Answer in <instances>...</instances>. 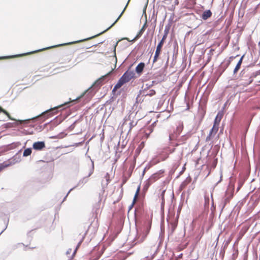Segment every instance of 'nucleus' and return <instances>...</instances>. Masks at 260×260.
<instances>
[{"label": "nucleus", "mask_w": 260, "mask_h": 260, "mask_svg": "<svg viewBox=\"0 0 260 260\" xmlns=\"http://www.w3.org/2000/svg\"><path fill=\"white\" fill-rule=\"evenodd\" d=\"M151 223L147 221L145 222L141 226L137 227V234L134 239L135 241H137L136 244L142 242L144 240L149 233Z\"/></svg>", "instance_id": "1"}, {"label": "nucleus", "mask_w": 260, "mask_h": 260, "mask_svg": "<svg viewBox=\"0 0 260 260\" xmlns=\"http://www.w3.org/2000/svg\"><path fill=\"white\" fill-rule=\"evenodd\" d=\"M90 39H91V37H89V38H86V39H82V40H78V41H74V42H69V43H67L59 44V45H55V46H52L46 47V48H45L40 49H39V50H35V51H31V52H27V53H25L19 54H17V55H11V56H1L0 57V60L1 59H4L12 58H14V57H21V56H25V55H29V54H33V53H37V52H40V51H43V50H46V49H50V48H54V47H58V46H64V45L73 44L78 43H80V42H84V41L90 40Z\"/></svg>", "instance_id": "2"}, {"label": "nucleus", "mask_w": 260, "mask_h": 260, "mask_svg": "<svg viewBox=\"0 0 260 260\" xmlns=\"http://www.w3.org/2000/svg\"><path fill=\"white\" fill-rule=\"evenodd\" d=\"M129 69L124 72L122 76L118 80L116 84L114 86L112 92H115L116 90L120 88L123 85L129 82L132 79L135 78V73L133 70Z\"/></svg>", "instance_id": "3"}, {"label": "nucleus", "mask_w": 260, "mask_h": 260, "mask_svg": "<svg viewBox=\"0 0 260 260\" xmlns=\"http://www.w3.org/2000/svg\"><path fill=\"white\" fill-rule=\"evenodd\" d=\"M70 102H65L63 104H61L58 106H56L54 108H51L50 109L47 110L44 112H43L39 117H45V118H48L49 116L53 115V114L56 113L59 109L61 108L63 109L64 108V107L66 106L67 107L70 106Z\"/></svg>", "instance_id": "4"}, {"label": "nucleus", "mask_w": 260, "mask_h": 260, "mask_svg": "<svg viewBox=\"0 0 260 260\" xmlns=\"http://www.w3.org/2000/svg\"><path fill=\"white\" fill-rule=\"evenodd\" d=\"M178 129L179 126H177L176 130L171 132L169 134L170 145L171 146H177L179 145V140H178L179 136V133H178Z\"/></svg>", "instance_id": "5"}, {"label": "nucleus", "mask_w": 260, "mask_h": 260, "mask_svg": "<svg viewBox=\"0 0 260 260\" xmlns=\"http://www.w3.org/2000/svg\"><path fill=\"white\" fill-rule=\"evenodd\" d=\"M167 32H166L164 34V35L163 36L161 40L158 43V45H157V46L156 47V51H155V55H154V58H153V61L154 62H155L157 60V58H158V57L159 56V55L160 54V51H161L162 45L164 44L165 40H166V39L167 38Z\"/></svg>", "instance_id": "6"}, {"label": "nucleus", "mask_w": 260, "mask_h": 260, "mask_svg": "<svg viewBox=\"0 0 260 260\" xmlns=\"http://www.w3.org/2000/svg\"><path fill=\"white\" fill-rule=\"evenodd\" d=\"M112 71L110 72L109 73L107 74L106 75L103 76L101 78H100L94 84L97 86H101L103 83L105 81L108 80V78L109 77Z\"/></svg>", "instance_id": "7"}, {"label": "nucleus", "mask_w": 260, "mask_h": 260, "mask_svg": "<svg viewBox=\"0 0 260 260\" xmlns=\"http://www.w3.org/2000/svg\"><path fill=\"white\" fill-rule=\"evenodd\" d=\"M45 147V144L43 141L35 142L32 145V148L36 150H41Z\"/></svg>", "instance_id": "8"}, {"label": "nucleus", "mask_w": 260, "mask_h": 260, "mask_svg": "<svg viewBox=\"0 0 260 260\" xmlns=\"http://www.w3.org/2000/svg\"><path fill=\"white\" fill-rule=\"evenodd\" d=\"M93 90L92 89V87L89 88L87 90H86L82 94V95L79 98H80L81 96H86L87 99H90L92 97L94 93H93ZM78 99V98L76 99L75 100H73V101H76Z\"/></svg>", "instance_id": "9"}, {"label": "nucleus", "mask_w": 260, "mask_h": 260, "mask_svg": "<svg viewBox=\"0 0 260 260\" xmlns=\"http://www.w3.org/2000/svg\"><path fill=\"white\" fill-rule=\"evenodd\" d=\"M218 130V126L216 124H214L210 132L209 136H208L206 138V141H209L210 140L211 137L212 135H215Z\"/></svg>", "instance_id": "10"}, {"label": "nucleus", "mask_w": 260, "mask_h": 260, "mask_svg": "<svg viewBox=\"0 0 260 260\" xmlns=\"http://www.w3.org/2000/svg\"><path fill=\"white\" fill-rule=\"evenodd\" d=\"M145 66V63L142 62L139 63L136 68V72L138 74L141 75L143 71Z\"/></svg>", "instance_id": "11"}, {"label": "nucleus", "mask_w": 260, "mask_h": 260, "mask_svg": "<svg viewBox=\"0 0 260 260\" xmlns=\"http://www.w3.org/2000/svg\"><path fill=\"white\" fill-rule=\"evenodd\" d=\"M225 198L224 199V204H226L228 203H229L231 198H232L233 196V191L228 190L225 192Z\"/></svg>", "instance_id": "12"}, {"label": "nucleus", "mask_w": 260, "mask_h": 260, "mask_svg": "<svg viewBox=\"0 0 260 260\" xmlns=\"http://www.w3.org/2000/svg\"><path fill=\"white\" fill-rule=\"evenodd\" d=\"M88 181V177H84L81 179H80L77 183V184L75 186L76 187L78 186H83L85 183H86Z\"/></svg>", "instance_id": "13"}, {"label": "nucleus", "mask_w": 260, "mask_h": 260, "mask_svg": "<svg viewBox=\"0 0 260 260\" xmlns=\"http://www.w3.org/2000/svg\"><path fill=\"white\" fill-rule=\"evenodd\" d=\"M222 116H223V114L222 113H220V112L218 113L217 115H216V116L215 118L214 124H216L218 126L219 124V123L222 118Z\"/></svg>", "instance_id": "14"}, {"label": "nucleus", "mask_w": 260, "mask_h": 260, "mask_svg": "<svg viewBox=\"0 0 260 260\" xmlns=\"http://www.w3.org/2000/svg\"><path fill=\"white\" fill-rule=\"evenodd\" d=\"M212 15V12L210 10H206L204 11L202 14V18L204 20H207L209 18H210Z\"/></svg>", "instance_id": "15"}, {"label": "nucleus", "mask_w": 260, "mask_h": 260, "mask_svg": "<svg viewBox=\"0 0 260 260\" xmlns=\"http://www.w3.org/2000/svg\"><path fill=\"white\" fill-rule=\"evenodd\" d=\"M159 178V175L157 174H153L148 179V182L150 183H152L153 182L155 181Z\"/></svg>", "instance_id": "16"}, {"label": "nucleus", "mask_w": 260, "mask_h": 260, "mask_svg": "<svg viewBox=\"0 0 260 260\" xmlns=\"http://www.w3.org/2000/svg\"><path fill=\"white\" fill-rule=\"evenodd\" d=\"M32 150L31 148H27L25 149L23 152V156L26 157L30 155L31 153Z\"/></svg>", "instance_id": "17"}, {"label": "nucleus", "mask_w": 260, "mask_h": 260, "mask_svg": "<svg viewBox=\"0 0 260 260\" xmlns=\"http://www.w3.org/2000/svg\"><path fill=\"white\" fill-rule=\"evenodd\" d=\"M243 57V56H242L240 58V59L238 61V63L237 64V65L234 69V73H237V71L240 69L242 62Z\"/></svg>", "instance_id": "18"}, {"label": "nucleus", "mask_w": 260, "mask_h": 260, "mask_svg": "<svg viewBox=\"0 0 260 260\" xmlns=\"http://www.w3.org/2000/svg\"><path fill=\"white\" fill-rule=\"evenodd\" d=\"M91 167L89 170V174L87 176V177H88V178L89 177L93 174V173L94 172V162L92 159H91Z\"/></svg>", "instance_id": "19"}, {"label": "nucleus", "mask_w": 260, "mask_h": 260, "mask_svg": "<svg viewBox=\"0 0 260 260\" xmlns=\"http://www.w3.org/2000/svg\"><path fill=\"white\" fill-rule=\"evenodd\" d=\"M166 190H163L161 192V193L160 194V197L161 199V208L162 209L164 208V204H165V198H164V195L165 193Z\"/></svg>", "instance_id": "20"}, {"label": "nucleus", "mask_w": 260, "mask_h": 260, "mask_svg": "<svg viewBox=\"0 0 260 260\" xmlns=\"http://www.w3.org/2000/svg\"><path fill=\"white\" fill-rule=\"evenodd\" d=\"M130 0H128L125 8H124L123 10L122 11V12L121 13V14H120V15L118 16V17L117 18V19L115 20V21L112 24V26H113V25H114L116 22L119 20V19L120 18V17L122 16V14L123 13L124 11H125L126 8L127 7L128 4V3L129 2Z\"/></svg>", "instance_id": "21"}, {"label": "nucleus", "mask_w": 260, "mask_h": 260, "mask_svg": "<svg viewBox=\"0 0 260 260\" xmlns=\"http://www.w3.org/2000/svg\"><path fill=\"white\" fill-rule=\"evenodd\" d=\"M1 112L4 113V114H5L6 115H7L10 119H11V120H15V119H13V118H11V117H10V115H9V113H8V112H7L6 110H5L4 109H3V108L0 106V113H1Z\"/></svg>", "instance_id": "22"}, {"label": "nucleus", "mask_w": 260, "mask_h": 260, "mask_svg": "<svg viewBox=\"0 0 260 260\" xmlns=\"http://www.w3.org/2000/svg\"><path fill=\"white\" fill-rule=\"evenodd\" d=\"M145 24L143 25V26L142 27V28L140 29V30L139 31L138 34L137 35L136 37V39H137L139 37H140L142 34L143 33V32L144 31V30H145Z\"/></svg>", "instance_id": "23"}, {"label": "nucleus", "mask_w": 260, "mask_h": 260, "mask_svg": "<svg viewBox=\"0 0 260 260\" xmlns=\"http://www.w3.org/2000/svg\"><path fill=\"white\" fill-rule=\"evenodd\" d=\"M177 226V222H175V223H172L171 224V233H173V232L175 231V230L176 229V227Z\"/></svg>", "instance_id": "24"}, {"label": "nucleus", "mask_w": 260, "mask_h": 260, "mask_svg": "<svg viewBox=\"0 0 260 260\" xmlns=\"http://www.w3.org/2000/svg\"><path fill=\"white\" fill-rule=\"evenodd\" d=\"M105 178L106 180V181H107V183L106 184V185H107L108 183L110 181V176H109V174L108 173H107L105 176Z\"/></svg>", "instance_id": "25"}, {"label": "nucleus", "mask_w": 260, "mask_h": 260, "mask_svg": "<svg viewBox=\"0 0 260 260\" xmlns=\"http://www.w3.org/2000/svg\"><path fill=\"white\" fill-rule=\"evenodd\" d=\"M174 48H175V52L176 51V55H177V53H178V48L177 43L176 41H175L174 43Z\"/></svg>", "instance_id": "26"}, {"label": "nucleus", "mask_w": 260, "mask_h": 260, "mask_svg": "<svg viewBox=\"0 0 260 260\" xmlns=\"http://www.w3.org/2000/svg\"><path fill=\"white\" fill-rule=\"evenodd\" d=\"M75 188H76V187H73V188H72L71 189H70V190H69V191H68V192L67 193V195H66V196L64 197V198H63V201H62V202H64V201L66 200V199H67V198L68 196V195H69V194L70 193V192H71L72 190H73V189H74Z\"/></svg>", "instance_id": "27"}, {"label": "nucleus", "mask_w": 260, "mask_h": 260, "mask_svg": "<svg viewBox=\"0 0 260 260\" xmlns=\"http://www.w3.org/2000/svg\"><path fill=\"white\" fill-rule=\"evenodd\" d=\"M129 125H130V128H129V131H130L132 128V127H133L134 126H135L136 125V123L134 122V121H132L129 123Z\"/></svg>", "instance_id": "28"}, {"label": "nucleus", "mask_w": 260, "mask_h": 260, "mask_svg": "<svg viewBox=\"0 0 260 260\" xmlns=\"http://www.w3.org/2000/svg\"><path fill=\"white\" fill-rule=\"evenodd\" d=\"M140 186H138L137 189V191H136V194L135 196V197H134V202L135 201V199L136 198V197L138 195V194L139 193V191H140Z\"/></svg>", "instance_id": "29"}, {"label": "nucleus", "mask_w": 260, "mask_h": 260, "mask_svg": "<svg viewBox=\"0 0 260 260\" xmlns=\"http://www.w3.org/2000/svg\"><path fill=\"white\" fill-rule=\"evenodd\" d=\"M82 241H83V239L78 243V245H77V246L76 247V249L74 251L73 254H74L75 253L77 249L80 246V245L81 244V243L82 242Z\"/></svg>", "instance_id": "30"}, {"label": "nucleus", "mask_w": 260, "mask_h": 260, "mask_svg": "<svg viewBox=\"0 0 260 260\" xmlns=\"http://www.w3.org/2000/svg\"><path fill=\"white\" fill-rule=\"evenodd\" d=\"M155 93V91L154 90H150L149 91V93H147V95H149L150 96H152Z\"/></svg>", "instance_id": "31"}, {"label": "nucleus", "mask_w": 260, "mask_h": 260, "mask_svg": "<svg viewBox=\"0 0 260 260\" xmlns=\"http://www.w3.org/2000/svg\"><path fill=\"white\" fill-rule=\"evenodd\" d=\"M63 137H64V135L63 134H59L57 136H56L55 137H54V138H58V139H60V138H62Z\"/></svg>", "instance_id": "32"}, {"label": "nucleus", "mask_w": 260, "mask_h": 260, "mask_svg": "<svg viewBox=\"0 0 260 260\" xmlns=\"http://www.w3.org/2000/svg\"><path fill=\"white\" fill-rule=\"evenodd\" d=\"M189 136H190L189 135H186V136H182L181 139H182L183 141H184L185 140L188 139Z\"/></svg>", "instance_id": "33"}, {"label": "nucleus", "mask_w": 260, "mask_h": 260, "mask_svg": "<svg viewBox=\"0 0 260 260\" xmlns=\"http://www.w3.org/2000/svg\"><path fill=\"white\" fill-rule=\"evenodd\" d=\"M8 166V165H5V166H4L3 165H1L0 166V172L2 171L5 167Z\"/></svg>", "instance_id": "34"}, {"label": "nucleus", "mask_w": 260, "mask_h": 260, "mask_svg": "<svg viewBox=\"0 0 260 260\" xmlns=\"http://www.w3.org/2000/svg\"><path fill=\"white\" fill-rule=\"evenodd\" d=\"M168 149H169V151L170 153H172L174 151V150H175V148H168Z\"/></svg>", "instance_id": "35"}, {"label": "nucleus", "mask_w": 260, "mask_h": 260, "mask_svg": "<svg viewBox=\"0 0 260 260\" xmlns=\"http://www.w3.org/2000/svg\"><path fill=\"white\" fill-rule=\"evenodd\" d=\"M151 183H150L148 181V183H147L145 185V189H147V188L148 187V186L150 185V184H151Z\"/></svg>", "instance_id": "36"}, {"label": "nucleus", "mask_w": 260, "mask_h": 260, "mask_svg": "<svg viewBox=\"0 0 260 260\" xmlns=\"http://www.w3.org/2000/svg\"><path fill=\"white\" fill-rule=\"evenodd\" d=\"M179 218V208L177 209L176 213V218L178 219Z\"/></svg>", "instance_id": "37"}, {"label": "nucleus", "mask_w": 260, "mask_h": 260, "mask_svg": "<svg viewBox=\"0 0 260 260\" xmlns=\"http://www.w3.org/2000/svg\"><path fill=\"white\" fill-rule=\"evenodd\" d=\"M99 258V256H96V257L92 258L90 260H98Z\"/></svg>", "instance_id": "38"}, {"label": "nucleus", "mask_w": 260, "mask_h": 260, "mask_svg": "<svg viewBox=\"0 0 260 260\" xmlns=\"http://www.w3.org/2000/svg\"><path fill=\"white\" fill-rule=\"evenodd\" d=\"M189 109V103H187V105H186V109H187V110H188Z\"/></svg>", "instance_id": "39"}, {"label": "nucleus", "mask_w": 260, "mask_h": 260, "mask_svg": "<svg viewBox=\"0 0 260 260\" xmlns=\"http://www.w3.org/2000/svg\"><path fill=\"white\" fill-rule=\"evenodd\" d=\"M7 226L0 233V235L4 232V231L6 229Z\"/></svg>", "instance_id": "40"}, {"label": "nucleus", "mask_w": 260, "mask_h": 260, "mask_svg": "<svg viewBox=\"0 0 260 260\" xmlns=\"http://www.w3.org/2000/svg\"><path fill=\"white\" fill-rule=\"evenodd\" d=\"M18 121H19L20 123H22L23 120H18Z\"/></svg>", "instance_id": "41"}, {"label": "nucleus", "mask_w": 260, "mask_h": 260, "mask_svg": "<svg viewBox=\"0 0 260 260\" xmlns=\"http://www.w3.org/2000/svg\"><path fill=\"white\" fill-rule=\"evenodd\" d=\"M61 122V120H59V121L58 122H57V124H59Z\"/></svg>", "instance_id": "42"}, {"label": "nucleus", "mask_w": 260, "mask_h": 260, "mask_svg": "<svg viewBox=\"0 0 260 260\" xmlns=\"http://www.w3.org/2000/svg\"><path fill=\"white\" fill-rule=\"evenodd\" d=\"M132 207H133V205H132L131 206H130L129 210L132 208Z\"/></svg>", "instance_id": "43"}, {"label": "nucleus", "mask_w": 260, "mask_h": 260, "mask_svg": "<svg viewBox=\"0 0 260 260\" xmlns=\"http://www.w3.org/2000/svg\"><path fill=\"white\" fill-rule=\"evenodd\" d=\"M112 25H111V26H110L108 28H107V30H108V29H109V28H110L111 27H112Z\"/></svg>", "instance_id": "44"}, {"label": "nucleus", "mask_w": 260, "mask_h": 260, "mask_svg": "<svg viewBox=\"0 0 260 260\" xmlns=\"http://www.w3.org/2000/svg\"><path fill=\"white\" fill-rule=\"evenodd\" d=\"M70 253V251H68L67 252V254H68V253Z\"/></svg>", "instance_id": "45"}, {"label": "nucleus", "mask_w": 260, "mask_h": 260, "mask_svg": "<svg viewBox=\"0 0 260 260\" xmlns=\"http://www.w3.org/2000/svg\"><path fill=\"white\" fill-rule=\"evenodd\" d=\"M17 144L18 145H19L20 143L19 142H18Z\"/></svg>", "instance_id": "46"}, {"label": "nucleus", "mask_w": 260, "mask_h": 260, "mask_svg": "<svg viewBox=\"0 0 260 260\" xmlns=\"http://www.w3.org/2000/svg\"><path fill=\"white\" fill-rule=\"evenodd\" d=\"M145 173V170L143 171V174H144Z\"/></svg>", "instance_id": "47"}, {"label": "nucleus", "mask_w": 260, "mask_h": 260, "mask_svg": "<svg viewBox=\"0 0 260 260\" xmlns=\"http://www.w3.org/2000/svg\"><path fill=\"white\" fill-rule=\"evenodd\" d=\"M176 1H177V0H176Z\"/></svg>", "instance_id": "48"}]
</instances>
